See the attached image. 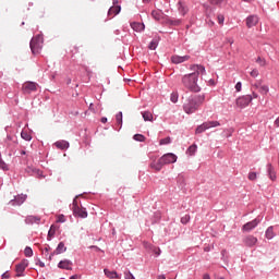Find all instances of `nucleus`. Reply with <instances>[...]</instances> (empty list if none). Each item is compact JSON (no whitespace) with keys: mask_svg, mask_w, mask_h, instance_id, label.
I'll return each instance as SVG.
<instances>
[{"mask_svg":"<svg viewBox=\"0 0 279 279\" xmlns=\"http://www.w3.org/2000/svg\"><path fill=\"white\" fill-rule=\"evenodd\" d=\"M190 71H193L190 74H185L182 77V84L187 88V90H191V93H199L202 88L199 85H197V80L199 75H204L206 73V68L203 65L194 64L191 65Z\"/></svg>","mask_w":279,"mask_h":279,"instance_id":"obj_1","label":"nucleus"},{"mask_svg":"<svg viewBox=\"0 0 279 279\" xmlns=\"http://www.w3.org/2000/svg\"><path fill=\"white\" fill-rule=\"evenodd\" d=\"M205 99V95H195L190 97L183 105L184 112H186V114H193V112H197V110H199V106L204 104Z\"/></svg>","mask_w":279,"mask_h":279,"instance_id":"obj_2","label":"nucleus"},{"mask_svg":"<svg viewBox=\"0 0 279 279\" xmlns=\"http://www.w3.org/2000/svg\"><path fill=\"white\" fill-rule=\"evenodd\" d=\"M43 36L41 35H37L35 37L32 38L31 40V50L33 53H38L40 51V49H43Z\"/></svg>","mask_w":279,"mask_h":279,"instance_id":"obj_3","label":"nucleus"},{"mask_svg":"<svg viewBox=\"0 0 279 279\" xmlns=\"http://www.w3.org/2000/svg\"><path fill=\"white\" fill-rule=\"evenodd\" d=\"M221 125L219 121H207L203 124L198 125L195 130V134H202L206 132V130H210V128H219Z\"/></svg>","mask_w":279,"mask_h":279,"instance_id":"obj_4","label":"nucleus"},{"mask_svg":"<svg viewBox=\"0 0 279 279\" xmlns=\"http://www.w3.org/2000/svg\"><path fill=\"white\" fill-rule=\"evenodd\" d=\"M161 165H173V162H178V156L173 153H168L161 156L160 158Z\"/></svg>","mask_w":279,"mask_h":279,"instance_id":"obj_5","label":"nucleus"},{"mask_svg":"<svg viewBox=\"0 0 279 279\" xmlns=\"http://www.w3.org/2000/svg\"><path fill=\"white\" fill-rule=\"evenodd\" d=\"M235 104L238 108H247L248 104H252V96L246 95V96H241L235 100Z\"/></svg>","mask_w":279,"mask_h":279,"instance_id":"obj_6","label":"nucleus"},{"mask_svg":"<svg viewBox=\"0 0 279 279\" xmlns=\"http://www.w3.org/2000/svg\"><path fill=\"white\" fill-rule=\"evenodd\" d=\"M38 89V84L34 82H26L22 86V90L25 95H29V93H34Z\"/></svg>","mask_w":279,"mask_h":279,"instance_id":"obj_7","label":"nucleus"},{"mask_svg":"<svg viewBox=\"0 0 279 279\" xmlns=\"http://www.w3.org/2000/svg\"><path fill=\"white\" fill-rule=\"evenodd\" d=\"M29 265V262H27L26 259L22 260L20 264H17L15 266V271H16V276L17 278H21V276H23V271H25V269H27Z\"/></svg>","mask_w":279,"mask_h":279,"instance_id":"obj_8","label":"nucleus"},{"mask_svg":"<svg viewBox=\"0 0 279 279\" xmlns=\"http://www.w3.org/2000/svg\"><path fill=\"white\" fill-rule=\"evenodd\" d=\"M258 223H260V220L255 218L254 220L246 222L243 227H242V231L243 232H252V230H254V228H256V226H258Z\"/></svg>","mask_w":279,"mask_h":279,"instance_id":"obj_9","label":"nucleus"},{"mask_svg":"<svg viewBox=\"0 0 279 279\" xmlns=\"http://www.w3.org/2000/svg\"><path fill=\"white\" fill-rule=\"evenodd\" d=\"M243 243L246 247H254L258 243V239L254 235H247L243 239Z\"/></svg>","mask_w":279,"mask_h":279,"instance_id":"obj_10","label":"nucleus"},{"mask_svg":"<svg viewBox=\"0 0 279 279\" xmlns=\"http://www.w3.org/2000/svg\"><path fill=\"white\" fill-rule=\"evenodd\" d=\"M64 252H66V246H64V242H60L57 248L50 254L49 260H51L56 255L64 254Z\"/></svg>","mask_w":279,"mask_h":279,"instance_id":"obj_11","label":"nucleus"},{"mask_svg":"<svg viewBox=\"0 0 279 279\" xmlns=\"http://www.w3.org/2000/svg\"><path fill=\"white\" fill-rule=\"evenodd\" d=\"M59 269H66L68 271H71L73 269V262L69 259H63L58 264Z\"/></svg>","mask_w":279,"mask_h":279,"instance_id":"obj_12","label":"nucleus"},{"mask_svg":"<svg viewBox=\"0 0 279 279\" xmlns=\"http://www.w3.org/2000/svg\"><path fill=\"white\" fill-rule=\"evenodd\" d=\"M187 60H191V56H172L171 61L173 64H182V62H186Z\"/></svg>","mask_w":279,"mask_h":279,"instance_id":"obj_13","label":"nucleus"},{"mask_svg":"<svg viewBox=\"0 0 279 279\" xmlns=\"http://www.w3.org/2000/svg\"><path fill=\"white\" fill-rule=\"evenodd\" d=\"M258 25V17L256 15H250L246 17V26L248 28L256 27Z\"/></svg>","mask_w":279,"mask_h":279,"instance_id":"obj_14","label":"nucleus"},{"mask_svg":"<svg viewBox=\"0 0 279 279\" xmlns=\"http://www.w3.org/2000/svg\"><path fill=\"white\" fill-rule=\"evenodd\" d=\"M25 199H27V195H17L13 201H11L12 206H21V204L25 203Z\"/></svg>","mask_w":279,"mask_h":279,"instance_id":"obj_15","label":"nucleus"},{"mask_svg":"<svg viewBox=\"0 0 279 279\" xmlns=\"http://www.w3.org/2000/svg\"><path fill=\"white\" fill-rule=\"evenodd\" d=\"M73 210V214L77 217H81L82 219H86L88 217V213H86V209H82L80 207H75Z\"/></svg>","mask_w":279,"mask_h":279,"instance_id":"obj_16","label":"nucleus"},{"mask_svg":"<svg viewBox=\"0 0 279 279\" xmlns=\"http://www.w3.org/2000/svg\"><path fill=\"white\" fill-rule=\"evenodd\" d=\"M119 12H121V5H113L109 9L108 16H110V19H114Z\"/></svg>","mask_w":279,"mask_h":279,"instance_id":"obj_17","label":"nucleus"},{"mask_svg":"<svg viewBox=\"0 0 279 279\" xmlns=\"http://www.w3.org/2000/svg\"><path fill=\"white\" fill-rule=\"evenodd\" d=\"M178 10L180 14H182V16H186V14L189 13V7H186V4L182 1L178 2Z\"/></svg>","mask_w":279,"mask_h":279,"instance_id":"obj_18","label":"nucleus"},{"mask_svg":"<svg viewBox=\"0 0 279 279\" xmlns=\"http://www.w3.org/2000/svg\"><path fill=\"white\" fill-rule=\"evenodd\" d=\"M151 16L155 21H162L165 19V13L160 10L151 11Z\"/></svg>","mask_w":279,"mask_h":279,"instance_id":"obj_19","label":"nucleus"},{"mask_svg":"<svg viewBox=\"0 0 279 279\" xmlns=\"http://www.w3.org/2000/svg\"><path fill=\"white\" fill-rule=\"evenodd\" d=\"M131 27L134 32H143L145 29V24L140 22L131 23Z\"/></svg>","mask_w":279,"mask_h":279,"instance_id":"obj_20","label":"nucleus"},{"mask_svg":"<svg viewBox=\"0 0 279 279\" xmlns=\"http://www.w3.org/2000/svg\"><path fill=\"white\" fill-rule=\"evenodd\" d=\"M57 149H69V142L62 140L54 143Z\"/></svg>","mask_w":279,"mask_h":279,"instance_id":"obj_21","label":"nucleus"},{"mask_svg":"<svg viewBox=\"0 0 279 279\" xmlns=\"http://www.w3.org/2000/svg\"><path fill=\"white\" fill-rule=\"evenodd\" d=\"M105 276H107V278L110 279H120L121 277H119V275L117 274V271H110L109 269H105Z\"/></svg>","mask_w":279,"mask_h":279,"instance_id":"obj_22","label":"nucleus"},{"mask_svg":"<svg viewBox=\"0 0 279 279\" xmlns=\"http://www.w3.org/2000/svg\"><path fill=\"white\" fill-rule=\"evenodd\" d=\"M267 168H268L269 179L272 180V182H275V180H276V171L274 170V166H271V163H269L267 166Z\"/></svg>","mask_w":279,"mask_h":279,"instance_id":"obj_23","label":"nucleus"},{"mask_svg":"<svg viewBox=\"0 0 279 279\" xmlns=\"http://www.w3.org/2000/svg\"><path fill=\"white\" fill-rule=\"evenodd\" d=\"M150 167L151 169H155V171H160L162 167H165V165L160 162V158H159L157 162H151Z\"/></svg>","mask_w":279,"mask_h":279,"instance_id":"obj_24","label":"nucleus"},{"mask_svg":"<svg viewBox=\"0 0 279 279\" xmlns=\"http://www.w3.org/2000/svg\"><path fill=\"white\" fill-rule=\"evenodd\" d=\"M142 117L144 121H154V114H151L149 111L142 112Z\"/></svg>","mask_w":279,"mask_h":279,"instance_id":"obj_25","label":"nucleus"},{"mask_svg":"<svg viewBox=\"0 0 279 279\" xmlns=\"http://www.w3.org/2000/svg\"><path fill=\"white\" fill-rule=\"evenodd\" d=\"M276 233H274V227H268L266 230V239H274Z\"/></svg>","mask_w":279,"mask_h":279,"instance_id":"obj_26","label":"nucleus"},{"mask_svg":"<svg viewBox=\"0 0 279 279\" xmlns=\"http://www.w3.org/2000/svg\"><path fill=\"white\" fill-rule=\"evenodd\" d=\"M116 121L118 123V125H120V128H123V112H119L116 116Z\"/></svg>","mask_w":279,"mask_h":279,"instance_id":"obj_27","label":"nucleus"},{"mask_svg":"<svg viewBox=\"0 0 279 279\" xmlns=\"http://www.w3.org/2000/svg\"><path fill=\"white\" fill-rule=\"evenodd\" d=\"M258 93H260V95H267V93H269V86L267 85H260Z\"/></svg>","mask_w":279,"mask_h":279,"instance_id":"obj_28","label":"nucleus"},{"mask_svg":"<svg viewBox=\"0 0 279 279\" xmlns=\"http://www.w3.org/2000/svg\"><path fill=\"white\" fill-rule=\"evenodd\" d=\"M25 221H26V223H38V221H40V219L36 218L34 216H28Z\"/></svg>","mask_w":279,"mask_h":279,"instance_id":"obj_29","label":"nucleus"},{"mask_svg":"<svg viewBox=\"0 0 279 279\" xmlns=\"http://www.w3.org/2000/svg\"><path fill=\"white\" fill-rule=\"evenodd\" d=\"M21 137H22L24 141H32V135H31L27 131H22V132H21Z\"/></svg>","mask_w":279,"mask_h":279,"instance_id":"obj_30","label":"nucleus"},{"mask_svg":"<svg viewBox=\"0 0 279 279\" xmlns=\"http://www.w3.org/2000/svg\"><path fill=\"white\" fill-rule=\"evenodd\" d=\"M158 47V39H153L148 46V49H150L151 51L156 50Z\"/></svg>","mask_w":279,"mask_h":279,"instance_id":"obj_31","label":"nucleus"},{"mask_svg":"<svg viewBox=\"0 0 279 279\" xmlns=\"http://www.w3.org/2000/svg\"><path fill=\"white\" fill-rule=\"evenodd\" d=\"M195 151H197V145L193 144L192 146L189 147L187 154L190 156H195Z\"/></svg>","mask_w":279,"mask_h":279,"instance_id":"obj_32","label":"nucleus"},{"mask_svg":"<svg viewBox=\"0 0 279 279\" xmlns=\"http://www.w3.org/2000/svg\"><path fill=\"white\" fill-rule=\"evenodd\" d=\"M24 254L25 256H27V258H31V256H34V251L32 250V247L26 246V248L24 250Z\"/></svg>","mask_w":279,"mask_h":279,"instance_id":"obj_33","label":"nucleus"},{"mask_svg":"<svg viewBox=\"0 0 279 279\" xmlns=\"http://www.w3.org/2000/svg\"><path fill=\"white\" fill-rule=\"evenodd\" d=\"M133 138L140 143L145 142V136L143 134H135Z\"/></svg>","mask_w":279,"mask_h":279,"instance_id":"obj_34","label":"nucleus"},{"mask_svg":"<svg viewBox=\"0 0 279 279\" xmlns=\"http://www.w3.org/2000/svg\"><path fill=\"white\" fill-rule=\"evenodd\" d=\"M178 99H179V95L177 92L172 93L170 96V100L172 101V104H178Z\"/></svg>","mask_w":279,"mask_h":279,"instance_id":"obj_35","label":"nucleus"},{"mask_svg":"<svg viewBox=\"0 0 279 279\" xmlns=\"http://www.w3.org/2000/svg\"><path fill=\"white\" fill-rule=\"evenodd\" d=\"M0 169H2V171H8V163H5V161H3V159H1V155H0Z\"/></svg>","mask_w":279,"mask_h":279,"instance_id":"obj_36","label":"nucleus"},{"mask_svg":"<svg viewBox=\"0 0 279 279\" xmlns=\"http://www.w3.org/2000/svg\"><path fill=\"white\" fill-rule=\"evenodd\" d=\"M171 143V137H165L160 140L159 145H169Z\"/></svg>","mask_w":279,"mask_h":279,"instance_id":"obj_37","label":"nucleus"},{"mask_svg":"<svg viewBox=\"0 0 279 279\" xmlns=\"http://www.w3.org/2000/svg\"><path fill=\"white\" fill-rule=\"evenodd\" d=\"M189 221H191L190 215H185L181 218V223H183L184 226H185V223H189Z\"/></svg>","mask_w":279,"mask_h":279,"instance_id":"obj_38","label":"nucleus"},{"mask_svg":"<svg viewBox=\"0 0 279 279\" xmlns=\"http://www.w3.org/2000/svg\"><path fill=\"white\" fill-rule=\"evenodd\" d=\"M56 234V227L51 226L48 232V238L51 239Z\"/></svg>","mask_w":279,"mask_h":279,"instance_id":"obj_39","label":"nucleus"},{"mask_svg":"<svg viewBox=\"0 0 279 279\" xmlns=\"http://www.w3.org/2000/svg\"><path fill=\"white\" fill-rule=\"evenodd\" d=\"M168 23L170 25H181L182 21L181 20H168Z\"/></svg>","mask_w":279,"mask_h":279,"instance_id":"obj_40","label":"nucleus"},{"mask_svg":"<svg viewBox=\"0 0 279 279\" xmlns=\"http://www.w3.org/2000/svg\"><path fill=\"white\" fill-rule=\"evenodd\" d=\"M256 62H257V64H259L260 66H265V64H266L265 59H263V58H260V57H258V58L256 59Z\"/></svg>","mask_w":279,"mask_h":279,"instance_id":"obj_41","label":"nucleus"},{"mask_svg":"<svg viewBox=\"0 0 279 279\" xmlns=\"http://www.w3.org/2000/svg\"><path fill=\"white\" fill-rule=\"evenodd\" d=\"M256 178H257L256 172H250L248 173V180H251L252 182H254V180H256Z\"/></svg>","mask_w":279,"mask_h":279,"instance_id":"obj_42","label":"nucleus"},{"mask_svg":"<svg viewBox=\"0 0 279 279\" xmlns=\"http://www.w3.org/2000/svg\"><path fill=\"white\" fill-rule=\"evenodd\" d=\"M66 219H64V215L58 216L57 223H64Z\"/></svg>","mask_w":279,"mask_h":279,"instance_id":"obj_43","label":"nucleus"},{"mask_svg":"<svg viewBox=\"0 0 279 279\" xmlns=\"http://www.w3.org/2000/svg\"><path fill=\"white\" fill-rule=\"evenodd\" d=\"M219 25H223V21H226V17L221 14L217 16Z\"/></svg>","mask_w":279,"mask_h":279,"instance_id":"obj_44","label":"nucleus"},{"mask_svg":"<svg viewBox=\"0 0 279 279\" xmlns=\"http://www.w3.org/2000/svg\"><path fill=\"white\" fill-rule=\"evenodd\" d=\"M209 3H211V5H221L222 0H209Z\"/></svg>","mask_w":279,"mask_h":279,"instance_id":"obj_45","label":"nucleus"},{"mask_svg":"<svg viewBox=\"0 0 279 279\" xmlns=\"http://www.w3.org/2000/svg\"><path fill=\"white\" fill-rule=\"evenodd\" d=\"M124 278L125 279H136V278H134V275H132L130 271L124 272Z\"/></svg>","mask_w":279,"mask_h":279,"instance_id":"obj_46","label":"nucleus"},{"mask_svg":"<svg viewBox=\"0 0 279 279\" xmlns=\"http://www.w3.org/2000/svg\"><path fill=\"white\" fill-rule=\"evenodd\" d=\"M74 208H80V206L77 205V196L73 199L72 210H74Z\"/></svg>","mask_w":279,"mask_h":279,"instance_id":"obj_47","label":"nucleus"},{"mask_svg":"<svg viewBox=\"0 0 279 279\" xmlns=\"http://www.w3.org/2000/svg\"><path fill=\"white\" fill-rule=\"evenodd\" d=\"M241 88H242V84H241V82H238V83L235 84V90H236V93H241Z\"/></svg>","mask_w":279,"mask_h":279,"instance_id":"obj_48","label":"nucleus"},{"mask_svg":"<svg viewBox=\"0 0 279 279\" xmlns=\"http://www.w3.org/2000/svg\"><path fill=\"white\" fill-rule=\"evenodd\" d=\"M251 77H258V70L254 69V70L251 72Z\"/></svg>","mask_w":279,"mask_h":279,"instance_id":"obj_49","label":"nucleus"},{"mask_svg":"<svg viewBox=\"0 0 279 279\" xmlns=\"http://www.w3.org/2000/svg\"><path fill=\"white\" fill-rule=\"evenodd\" d=\"M255 90H260V86H263L260 83H255L252 85Z\"/></svg>","mask_w":279,"mask_h":279,"instance_id":"obj_50","label":"nucleus"},{"mask_svg":"<svg viewBox=\"0 0 279 279\" xmlns=\"http://www.w3.org/2000/svg\"><path fill=\"white\" fill-rule=\"evenodd\" d=\"M80 278H82V276H80V275H74V276L70 277V279H80Z\"/></svg>","mask_w":279,"mask_h":279,"instance_id":"obj_51","label":"nucleus"},{"mask_svg":"<svg viewBox=\"0 0 279 279\" xmlns=\"http://www.w3.org/2000/svg\"><path fill=\"white\" fill-rule=\"evenodd\" d=\"M252 95H253V96H252V99H258V94H256V92H253Z\"/></svg>","mask_w":279,"mask_h":279,"instance_id":"obj_52","label":"nucleus"},{"mask_svg":"<svg viewBox=\"0 0 279 279\" xmlns=\"http://www.w3.org/2000/svg\"><path fill=\"white\" fill-rule=\"evenodd\" d=\"M275 125L279 128V117L275 120Z\"/></svg>","mask_w":279,"mask_h":279,"instance_id":"obj_53","label":"nucleus"},{"mask_svg":"<svg viewBox=\"0 0 279 279\" xmlns=\"http://www.w3.org/2000/svg\"><path fill=\"white\" fill-rule=\"evenodd\" d=\"M2 278H3V279H8V278H10V276L8 275V272H4V274L2 275Z\"/></svg>","mask_w":279,"mask_h":279,"instance_id":"obj_54","label":"nucleus"},{"mask_svg":"<svg viewBox=\"0 0 279 279\" xmlns=\"http://www.w3.org/2000/svg\"><path fill=\"white\" fill-rule=\"evenodd\" d=\"M157 279H167V277L165 275H159Z\"/></svg>","mask_w":279,"mask_h":279,"instance_id":"obj_55","label":"nucleus"},{"mask_svg":"<svg viewBox=\"0 0 279 279\" xmlns=\"http://www.w3.org/2000/svg\"><path fill=\"white\" fill-rule=\"evenodd\" d=\"M203 279H210V275L205 274V275L203 276Z\"/></svg>","mask_w":279,"mask_h":279,"instance_id":"obj_56","label":"nucleus"},{"mask_svg":"<svg viewBox=\"0 0 279 279\" xmlns=\"http://www.w3.org/2000/svg\"><path fill=\"white\" fill-rule=\"evenodd\" d=\"M155 254H156L157 256H160V248L155 250Z\"/></svg>","mask_w":279,"mask_h":279,"instance_id":"obj_57","label":"nucleus"},{"mask_svg":"<svg viewBox=\"0 0 279 279\" xmlns=\"http://www.w3.org/2000/svg\"><path fill=\"white\" fill-rule=\"evenodd\" d=\"M101 123H108V118H101Z\"/></svg>","mask_w":279,"mask_h":279,"instance_id":"obj_58","label":"nucleus"},{"mask_svg":"<svg viewBox=\"0 0 279 279\" xmlns=\"http://www.w3.org/2000/svg\"><path fill=\"white\" fill-rule=\"evenodd\" d=\"M230 45H234V39H227Z\"/></svg>","mask_w":279,"mask_h":279,"instance_id":"obj_59","label":"nucleus"},{"mask_svg":"<svg viewBox=\"0 0 279 279\" xmlns=\"http://www.w3.org/2000/svg\"><path fill=\"white\" fill-rule=\"evenodd\" d=\"M25 154H27L25 150L21 151V156H25Z\"/></svg>","mask_w":279,"mask_h":279,"instance_id":"obj_60","label":"nucleus"},{"mask_svg":"<svg viewBox=\"0 0 279 279\" xmlns=\"http://www.w3.org/2000/svg\"><path fill=\"white\" fill-rule=\"evenodd\" d=\"M39 266H40V267H45V263L40 262V263H39Z\"/></svg>","mask_w":279,"mask_h":279,"instance_id":"obj_61","label":"nucleus"},{"mask_svg":"<svg viewBox=\"0 0 279 279\" xmlns=\"http://www.w3.org/2000/svg\"><path fill=\"white\" fill-rule=\"evenodd\" d=\"M45 252H46V254H48L49 253V247H45Z\"/></svg>","mask_w":279,"mask_h":279,"instance_id":"obj_62","label":"nucleus"},{"mask_svg":"<svg viewBox=\"0 0 279 279\" xmlns=\"http://www.w3.org/2000/svg\"><path fill=\"white\" fill-rule=\"evenodd\" d=\"M117 3H119V1H118V0H114V1H113V5H117Z\"/></svg>","mask_w":279,"mask_h":279,"instance_id":"obj_63","label":"nucleus"},{"mask_svg":"<svg viewBox=\"0 0 279 279\" xmlns=\"http://www.w3.org/2000/svg\"><path fill=\"white\" fill-rule=\"evenodd\" d=\"M89 110H93V104L89 105Z\"/></svg>","mask_w":279,"mask_h":279,"instance_id":"obj_64","label":"nucleus"}]
</instances>
